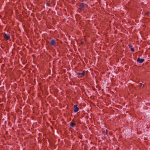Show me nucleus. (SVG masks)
I'll list each match as a JSON object with an SVG mask.
<instances>
[{
  "label": "nucleus",
  "instance_id": "nucleus-1",
  "mask_svg": "<svg viewBox=\"0 0 150 150\" xmlns=\"http://www.w3.org/2000/svg\"><path fill=\"white\" fill-rule=\"evenodd\" d=\"M85 8V6L84 3L81 4L79 6V8L78 9V11L80 12L82 11H84Z\"/></svg>",
  "mask_w": 150,
  "mask_h": 150
},
{
  "label": "nucleus",
  "instance_id": "nucleus-2",
  "mask_svg": "<svg viewBox=\"0 0 150 150\" xmlns=\"http://www.w3.org/2000/svg\"><path fill=\"white\" fill-rule=\"evenodd\" d=\"M3 35V37L6 40H9L10 38V36L9 34L4 33Z\"/></svg>",
  "mask_w": 150,
  "mask_h": 150
},
{
  "label": "nucleus",
  "instance_id": "nucleus-3",
  "mask_svg": "<svg viewBox=\"0 0 150 150\" xmlns=\"http://www.w3.org/2000/svg\"><path fill=\"white\" fill-rule=\"evenodd\" d=\"M77 105H74V112H77L79 109V108L78 107H77Z\"/></svg>",
  "mask_w": 150,
  "mask_h": 150
},
{
  "label": "nucleus",
  "instance_id": "nucleus-4",
  "mask_svg": "<svg viewBox=\"0 0 150 150\" xmlns=\"http://www.w3.org/2000/svg\"><path fill=\"white\" fill-rule=\"evenodd\" d=\"M144 61V59L143 58L141 59L140 57L138 58L137 61L139 63H142Z\"/></svg>",
  "mask_w": 150,
  "mask_h": 150
},
{
  "label": "nucleus",
  "instance_id": "nucleus-5",
  "mask_svg": "<svg viewBox=\"0 0 150 150\" xmlns=\"http://www.w3.org/2000/svg\"><path fill=\"white\" fill-rule=\"evenodd\" d=\"M50 45L51 46H55L56 45L55 40L54 39H52L50 42Z\"/></svg>",
  "mask_w": 150,
  "mask_h": 150
},
{
  "label": "nucleus",
  "instance_id": "nucleus-6",
  "mask_svg": "<svg viewBox=\"0 0 150 150\" xmlns=\"http://www.w3.org/2000/svg\"><path fill=\"white\" fill-rule=\"evenodd\" d=\"M70 125L72 127H74L76 125V124L74 122H71L70 123Z\"/></svg>",
  "mask_w": 150,
  "mask_h": 150
},
{
  "label": "nucleus",
  "instance_id": "nucleus-7",
  "mask_svg": "<svg viewBox=\"0 0 150 150\" xmlns=\"http://www.w3.org/2000/svg\"><path fill=\"white\" fill-rule=\"evenodd\" d=\"M86 71L85 70H83V71L81 73V75L83 76H84L85 74Z\"/></svg>",
  "mask_w": 150,
  "mask_h": 150
},
{
  "label": "nucleus",
  "instance_id": "nucleus-8",
  "mask_svg": "<svg viewBox=\"0 0 150 150\" xmlns=\"http://www.w3.org/2000/svg\"><path fill=\"white\" fill-rule=\"evenodd\" d=\"M149 14V12L148 11H147L145 13V14L146 15H148Z\"/></svg>",
  "mask_w": 150,
  "mask_h": 150
},
{
  "label": "nucleus",
  "instance_id": "nucleus-9",
  "mask_svg": "<svg viewBox=\"0 0 150 150\" xmlns=\"http://www.w3.org/2000/svg\"><path fill=\"white\" fill-rule=\"evenodd\" d=\"M131 51L132 52H134V49L133 48H131Z\"/></svg>",
  "mask_w": 150,
  "mask_h": 150
},
{
  "label": "nucleus",
  "instance_id": "nucleus-10",
  "mask_svg": "<svg viewBox=\"0 0 150 150\" xmlns=\"http://www.w3.org/2000/svg\"><path fill=\"white\" fill-rule=\"evenodd\" d=\"M129 48H130V49H131V48H132V45H129Z\"/></svg>",
  "mask_w": 150,
  "mask_h": 150
},
{
  "label": "nucleus",
  "instance_id": "nucleus-11",
  "mask_svg": "<svg viewBox=\"0 0 150 150\" xmlns=\"http://www.w3.org/2000/svg\"><path fill=\"white\" fill-rule=\"evenodd\" d=\"M108 130L106 129V133H105V134H107L108 133Z\"/></svg>",
  "mask_w": 150,
  "mask_h": 150
},
{
  "label": "nucleus",
  "instance_id": "nucleus-12",
  "mask_svg": "<svg viewBox=\"0 0 150 150\" xmlns=\"http://www.w3.org/2000/svg\"><path fill=\"white\" fill-rule=\"evenodd\" d=\"M81 73L79 72V73H77V74L78 75H80V74L81 75Z\"/></svg>",
  "mask_w": 150,
  "mask_h": 150
},
{
  "label": "nucleus",
  "instance_id": "nucleus-13",
  "mask_svg": "<svg viewBox=\"0 0 150 150\" xmlns=\"http://www.w3.org/2000/svg\"><path fill=\"white\" fill-rule=\"evenodd\" d=\"M109 134H110V135H112V132H109Z\"/></svg>",
  "mask_w": 150,
  "mask_h": 150
},
{
  "label": "nucleus",
  "instance_id": "nucleus-14",
  "mask_svg": "<svg viewBox=\"0 0 150 150\" xmlns=\"http://www.w3.org/2000/svg\"><path fill=\"white\" fill-rule=\"evenodd\" d=\"M47 6H50V4H49V3H47Z\"/></svg>",
  "mask_w": 150,
  "mask_h": 150
},
{
  "label": "nucleus",
  "instance_id": "nucleus-15",
  "mask_svg": "<svg viewBox=\"0 0 150 150\" xmlns=\"http://www.w3.org/2000/svg\"><path fill=\"white\" fill-rule=\"evenodd\" d=\"M79 137L81 139H82V136H81V137H80V136H79Z\"/></svg>",
  "mask_w": 150,
  "mask_h": 150
},
{
  "label": "nucleus",
  "instance_id": "nucleus-16",
  "mask_svg": "<svg viewBox=\"0 0 150 150\" xmlns=\"http://www.w3.org/2000/svg\"><path fill=\"white\" fill-rule=\"evenodd\" d=\"M140 86H142V83H140Z\"/></svg>",
  "mask_w": 150,
  "mask_h": 150
},
{
  "label": "nucleus",
  "instance_id": "nucleus-17",
  "mask_svg": "<svg viewBox=\"0 0 150 150\" xmlns=\"http://www.w3.org/2000/svg\"><path fill=\"white\" fill-rule=\"evenodd\" d=\"M104 132H103V133Z\"/></svg>",
  "mask_w": 150,
  "mask_h": 150
}]
</instances>
